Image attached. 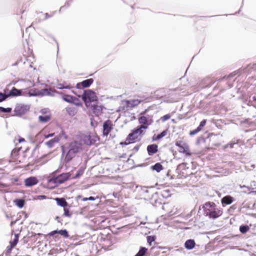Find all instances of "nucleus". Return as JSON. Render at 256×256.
I'll return each instance as SVG.
<instances>
[{
	"label": "nucleus",
	"mask_w": 256,
	"mask_h": 256,
	"mask_svg": "<svg viewBox=\"0 0 256 256\" xmlns=\"http://www.w3.org/2000/svg\"><path fill=\"white\" fill-rule=\"evenodd\" d=\"M61 148L62 155L66 154L64 160L68 162L75 157L76 154L82 150V145L80 142L74 140L70 142L66 147L62 146Z\"/></svg>",
	"instance_id": "1"
},
{
	"label": "nucleus",
	"mask_w": 256,
	"mask_h": 256,
	"mask_svg": "<svg viewBox=\"0 0 256 256\" xmlns=\"http://www.w3.org/2000/svg\"><path fill=\"white\" fill-rule=\"evenodd\" d=\"M204 214L208 216L210 218L216 219L221 216L222 210L218 207L214 202H208L202 205Z\"/></svg>",
	"instance_id": "2"
},
{
	"label": "nucleus",
	"mask_w": 256,
	"mask_h": 256,
	"mask_svg": "<svg viewBox=\"0 0 256 256\" xmlns=\"http://www.w3.org/2000/svg\"><path fill=\"white\" fill-rule=\"evenodd\" d=\"M147 126H138L134 130L130 133L124 142H120V144L128 145L130 144L134 143L136 142L140 141L142 139L140 134H142L144 130L142 129H146Z\"/></svg>",
	"instance_id": "3"
},
{
	"label": "nucleus",
	"mask_w": 256,
	"mask_h": 256,
	"mask_svg": "<svg viewBox=\"0 0 256 256\" xmlns=\"http://www.w3.org/2000/svg\"><path fill=\"white\" fill-rule=\"evenodd\" d=\"M70 176V174L68 172L62 173L58 176L50 178L48 182L50 184H54V186H56L67 180Z\"/></svg>",
	"instance_id": "4"
},
{
	"label": "nucleus",
	"mask_w": 256,
	"mask_h": 256,
	"mask_svg": "<svg viewBox=\"0 0 256 256\" xmlns=\"http://www.w3.org/2000/svg\"><path fill=\"white\" fill-rule=\"evenodd\" d=\"M81 139L86 144L91 146L94 144L98 138L95 134L87 132L81 136Z\"/></svg>",
	"instance_id": "5"
},
{
	"label": "nucleus",
	"mask_w": 256,
	"mask_h": 256,
	"mask_svg": "<svg viewBox=\"0 0 256 256\" xmlns=\"http://www.w3.org/2000/svg\"><path fill=\"white\" fill-rule=\"evenodd\" d=\"M82 99L84 102H86L87 100H88L90 102L97 100L96 93L91 90H84L82 96Z\"/></svg>",
	"instance_id": "6"
},
{
	"label": "nucleus",
	"mask_w": 256,
	"mask_h": 256,
	"mask_svg": "<svg viewBox=\"0 0 256 256\" xmlns=\"http://www.w3.org/2000/svg\"><path fill=\"white\" fill-rule=\"evenodd\" d=\"M28 108L27 106L18 105L14 110V114L17 116H20L24 114L28 110Z\"/></svg>",
	"instance_id": "7"
},
{
	"label": "nucleus",
	"mask_w": 256,
	"mask_h": 256,
	"mask_svg": "<svg viewBox=\"0 0 256 256\" xmlns=\"http://www.w3.org/2000/svg\"><path fill=\"white\" fill-rule=\"evenodd\" d=\"M112 129V124L110 120L105 121L103 124V135L107 136Z\"/></svg>",
	"instance_id": "8"
},
{
	"label": "nucleus",
	"mask_w": 256,
	"mask_h": 256,
	"mask_svg": "<svg viewBox=\"0 0 256 256\" xmlns=\"http://www.w3.org/2000/svg\"><path fill=\"white\" fill-rule=\"evenodd\" d=\"M176 146L180 148V152L190 154L189 153L187 152L188 147L184 142L182 140L177 141L176 142Z\"/></svg>",
	"instance_id": "9"
},
{
	"label": "nucleus",
	"mask_w": 256,
	"mask_h": 256,
	"mask_svg": "<svg viewBox=\"0 0 256 256\" xmlns=\"http://www.w3.org/2000/svg\"><path fill=\"white\" fill-rule=\"evenodd\" d=\"M38 181L36 177L30 176L24 180V184L26 186H32L36 184Z\"/></svg>",
	"instance_id": "10"
},
{
	"label": "nucleus",
	"mask_w": 256,
	"mask_h": 256,
	"mask_svg": "<svg viewBox=\"0 0 256 256\" xmlns=\"http://www.w3.org/2000/svg\"><path fill=\"white\" fill-rule=\"evenodd\" d=\"M138 122H139L140 124H144L143 126H146L148 127L147 126H145V125L146 124L150 125L152 122L153 121L152 118H147L145 116H142L139 118Z\"/></svg>",
	"instance_id": "11"
},
{
	"label": "nucleus",
	"mask_w": 256,
	"mask_h": 256,
	"mask_svg": "<svg viewBox=\"0 0 256 256\" xmlns=\"http://www.w3.org/2000/svg\"><path fill=\"white\" fill-rule=\"evenodd\" d=\"M147 150L150 156H152L158 152V146L152 144L147 146Z\"/></svg>",
	"instance_id": "12"
},
{
	"label": "nucleus",
	"mask_w": 256,
	"mask_h": 256,
	"mask_svg": "<svg viewBox=\"0 0 256 256\" xmlns=\"http://www.w3.org/2000/svg\"><path fill=\"white\" fill-rule=\"evenodd\" d=\"M8 96H21L22 94V91L21 90H18L15 87H13L11 90H10L9 92H8Z\"/></svg>",
	"instance_id": "13"
},
{
	"label": "nucleus",
	"mask_w": 256,
	"mask_h": 256,
	"mask_svg": "<svg viewBox=\"0 0 256 256\" xmlns=\"http://www.w3.org/2000/svg\"><path fill=\"white\" fill-rule=\"evenodd\" d=\"M57 204L61 207L65 208L68 206V204L64 198H54Z\"/></svg>",
	"instance_id": "14"
},
{
	"label": "nucleus",
	"mask_w": 256,
	"mask_h": 256,
	"mask_svg": "<svg viewBox=\"0 0 256 256\" xmlns=\"http://www.w3.org/2000/svg\"><path fill=\"white\" fill-rule=\"evenodd\" d=\"M60 138L58 137H54L52 139H51L48 142H45L46 145L49 148H51L54 146V144L58 142Z\"/></svg>",
	"instance_id": "15"
},
{
	"label": "nucleus",
	"mask_w": 256,
	"mask_h": 256,
	"mask_svg": "<svg viewBox=\"0 0 256 256\" xmlns=\"http://www.w3.org/2000/svg\"><path fill=\"white\" fill-rule=\"evenodd\" d=\"M196 243L194 240H188L184 243V246L188 250H192L195 246Z\"/></svg>",
	"instance_id": "16"
},
{
	"label": "nucleus",
	"mask_w": 256,
	"mask_h": 256,
	"mask_svg": "<svg viewBox=\"0 0 256 256\" xmlns=\"http://www.w3.org/2000/svg\"><path fill=\"white\" fill-rule=\"evenodd\" d=\"M233 198L230 196H226L222 199V203L223 205L230 204L233 202Z\"/></svg>",
	"instance_id": "17"
},
{
	"label": "nucleus",
	"mask_w": 256,
	"mask_h": 256,
	"mask_svg": "<svg viewBox=\"0 0 256 256\" xmlns=\"http://www.w3.org/2000/svg\"><path fill=\"white\" fill-rule=\"evenodd\" d=\"M66 112L71 116H74L77 112V108L74 106L67 107L66 108Z\"/></svg>",
	"instance_id": "18"
},
{
	"label": "nucleus",
	"mask_w": 256,
	"mask_h": 256,
	"mask_svg": "<svg viewBox=\"0 0 256 256\" xmlns=\"http://www.w3.org/2000/svg\"><path fill=\"white\" fill-rule=\"evenodd\" d=\"M94 80L92 78H89L83 80L80 82V84H82V86L83 88H88L92 84Z\"/></svg>",
	"instance_id": "19"
},
{
	"label": "nucleus",
	"mask_w": 256,
	"mask_h": 256,
	"mask_svg": "<svg viewBox=\"0 0 256 256\" xmlns=\"http://www.w3.org/2000/svg\"><path fill=\"white\" fill-rule=\"evenodd\" d=\"M28 96H40V90L36 88H34L31 90L28 93Z\"/></svg>",
	"instance_id": "20"
},
{
	"label": "nucleus",
	"mask_w": 256,
	"mask_h": 256,
	"mask_svg": "<svg viewBox=\"0 0 256 256\" xmlns=\"http://www.w3.org/2000/svg\"><path fill=\"white\" fill-rule=\"evenodd\" d=\"M8 89H5L4 93L0 92V102L4 101L9 97L8 94Z\"/></svg>",
	"instance_id": "21"
},
{
	"label": "nucleus",
	"mask_w": 256,
	"mask_h": 256,
	"mask_svg": "<svg viewBox=\"0 0 256 256\" xmlns=\"http://www.w3.org/2000/svg\"><path fill=\"white\" fill-rule=\"evenodd\" d=\"M151 168L153 170H156V172H158L163 169V166L160 163L158 162L154 166H152Z\"/></svg>",
	"instance_id": "22"
},
{
	"label": "nucleus",
	"mask_w": 256,
	"mask_h": 256,
	"mask_svg": "<svg viewBox=\"0 0 256 256\" xmlns=\"http://www.w3.org/2000/svg\"><path fill=\"white\" fill-rule=\"evenodd\" d=\"M63 96H62V100H64L66 102L71 103L72 100H76V97L68 95V94H62Z\"/></svg>",
	"instance_id": "23"
},
{
	"label": "nucleus",
	"mask_w": 256,
	"mask_h": 256,
	"mask_svg": "<svg viewBox=\"0 0 256 256\" xmlns=\"http://www.w3.org/2000/svg\"><path fill=\"white\" fill-rule=\"evenodd\" d=\"M56 87L58 89H70L72 87L68 84H66V83L60 84L58 83L56 86Z\"/></svg>",
	"instance_id": "24"
},
{
	"label": "nucleus",
	"mask_w": 256,
	"mask_h": 256,
	"mask_svg": "<svg viewBox=\"0 0 256 256\" xmlns=\"http://www.w3.org/2000/svg\"><path fill=\"white\" fill-rule=\"evenodd\" d=\"M140 100H132L127 101V104L132 107L137 106L140 104Z\"/></svg>",
	"instance_id": "25"
},
{
	"label": "nucleus",
	"mask_w": 256,
	"mask_h": 256,
	"mask_svg": "<svg viewBox=\"0 0 256 256\" xmlns=\"http://www.w3.org/2000/svg\"><path fill=\"white\" fill-rule=\"evenodd\" d=\"M148 249L145 247L141 246L138 252L134 256H144L146 254Z\"/></svg>",
	"instance_id": "26"
},
{
	"label": "nucleus",
	"mask_w": 256,
	"mask_h": 256,
	"mask_svg": "<svg viewBox=\"0 0 256 256\" xmlns=\"http://www.w3.org/2000/svg\"><path fill=\"white\" fill-rule=\"evenodd\" d=\"M16 205L19 208H22L24 204V200L23 199H16L14 200Z\"/></svg>",
	"instance_id": "27"
},
{
	"label": "nucleus",
	"mask_w": 256,
	"mask_h": 256,
	"mask_svg": "<svg viewBox=\"0 0 256 256\" xmlns=\"http://www.w3.org/2000/svg\"><path fill=\"white\" fill-rule=\"evenodd\" d=\"M50 116L48 115L40 116H38L39 121L41 122H46L50 120Z\"/></svg>",
	"instance_id": "28"
},
{
	"label": "nucleus",
	"mask_w": 256,
	"mask_h": 256,
	"mask_svg": "<svg viewBox=\"0 0 256 256\" xmlns=\"http://www.w3.org/2000/svg\"><path fill=\"white\" fill-rule=\"evenodd\" d=\"M250 230V227L248 225H242L240 226V231L242 234H245Z\"/></svg>",
	"instance_id": "29"
},
{
	"label": "nucleus",
	"mask_w": 256,
	"mask_h": 256,
	"mask_svg": "<svg viewBox=\"0 0 256 256\" xmlns=\"http://www.w3.org/2000/svg\"><path fill=\"white\" fill-rule=\"evenodd\" d=\"M166 130H164L160 134H158L156 137H153V140H158L164 137L166 134Z\"/></svg>",
	"instance_id": "30"
},
{
	"label": "nucleus",
	"mask_w": 256,
	"mask_h": 256,
	"mask_svg": "<svg viewBox=\"0 0 256 256\" xmlns=\"http://www.w3.org/2000/svg\"><path fill=\"white\" fill-rule=\"evenodd\" d=\"M49 92H50V94L48 95L49 96H54L55 94H63L62 92H58V91L56 90H53L52 88H50Z\"/></svg>",
	"instance_id": "31"
},
{
	"label": "nucleus",
	"mask_w": 256,
	"mask_h": 256,
	"mask_svg": "<svg viewBox=\"0 0 256 256\" xmlns=\"http://www.w3.org/2000/svg\"><path fill=\"white\" fill-rule=\"evenodd\" d=\"M58 234L66 238H68L69 237V234L66 230H59Z\"/></svg>",
	"instance_id": "32"
},
{
	"label": "nucleus",
	"mask_w": 256,
	"mask_h": 256,
	"mask_svg": "<svg viewBox=\"0 0 256 256\" xmlns=\"http://www.w3.org/2000/svg\"><path fill=\"white\" fill-rule=\"evenodd\" d=\"M50 88H44L40 90V96H44L50 94Z\"/></svg>",
	"instance_id": "33"
},
{
	"label": "nucleus",
	"mask_w": 256,
	"mask_h": 256,
	"mask_svg": "<svg viewBox=\"0 0 256 256\" xmlns=\"http://www.w3.org/2000/svg\"><path fill=\"white\" fill-rule=\"evenodd\" d=\"M18 234H15V236L12 241L10 242V244L12 246H15L18 244Z\"/></svg>",
	"instance_id": "34"
},
{
	"label": "nucleus",
	"mask_w": 256,
	"mask_h": 256,
	"mask_svg": "<svg viewBox=\"0 0 256 256\" xmlns=\"http://www.w3.org/2000/svg\"><path fill=\"white\" fill-rule=\"evenodd\" d=\"M147 242L151 245L152 242L156 240V236H149L146 237Z\"/></svg>",
	"instance_id": "35"
},
{
	"label": "nucleus",
	"mask_w": 256,
	"mask_h": 256,
	"mask_svg": "<svg viewBox=\"0 0 256 256\" xmlns=\"http://www.w3.org/2000/svg\"><path fill=\"white\" fill-rule=\"evenodd\" d=\"M12 109L10 108H4L0 106V111L2 112H6H6H7V113L10 112H12Z\"/></svg>",
	"instance_id": "36"
},
{
	"label": "nucleus",
	"mask_w": 256,
	"mask_h": 256,
	"mask_svg": "<svg viewBox=\"0 0 256 256\" xmlns=\"http://www.w3.org/2000/svg\"><path fill=\"white\" fill-rule=\"evenodd\" d=\"M64 216L68 217V218H70L72 216V214H70V213L69 210L68 208H67L66 207H65V208H64Z\"/></svg>",
	"instance_id": "37"
},
{
	"label": "nucleus",
	"mask_w": 256,
	"mask_h": 256,
	"mask_svg": "<svg viewBox=\"0 0 256 256\" xmlns=\"http://www.w3.org/2000/svg\"><path fill=\"white\" fill-rule=\"evenodd\" d=\"M71 103L74 104L76 106H82V103L80 101L79 99L76 98V100L75 99L72 100Z\"/></svg>",
	"instance_id": "38"
},
{
	"label": "nucleus",
	"mask_w": 256,
	"mask_h": 256,
	"mask_svg": "<svg viewBox=\"0 0 256 256\" xmlns=\"http://www.w3.org/2000/svg\"><path fill=\"white\" fill-rule=\"evenodd\" d=\"M200 130H201L198 127L196 129L190 131V136L194 135V134H196L197 133H198Z\"/></svg>",
	"instance_id": "39"
},
{
	"label": "nucleus",
	"mask_w": 256,
	"mask_h": 256,
	"mask_svg": "<svg viewBox=\"0 0 256 256\" xmlns=\"http://www.w3.org/2000/svg\"><path fill=\"white\" fill-rule=\"evenodd\" d=\"M170 114H166V115L164 116H163L161 117L160 120L162 122H165V121L168 120V119H170Z\"/></svg>",
	"instance_id": "40"
},
{
	"label": "nucleus",
	"mask_w": 256,
	"mask_h": 256,
	"mask_svg": "<svg viewBox=\"0 0 256 256\" xmlns=\"http://www.w3.org/2000/svg\"><path fill=\"white\" fill-rule=\"evenodd\" d=\"M206 120H204L202 121H201L198 128H199L202 130V128L204 127L206 125Z\"/></svg>",
	"instance_id": "41"
},
{
	"label": "nucleus",
	"mask_w": 256,
	"mask_h": 256,
	"mask_svg": "<svg viewBox=\"0 0 256 256\" xmlns=\"http://www.w3.org/2000/svg\"><path fill=\"white\" fill-rule=\"evenodd\" d=\"M70 3H71V2H66L64 6H62V7L60 8V10H59V12H61V11H62V9L64 7H67V8H68V7L70 6Z\"/></svg>",
	"instance_id": "42"
},
{
	"label": "nucleus",
	"mask_w": 256,
	"mask_h": 256,
	"mask_svg": "<svg viewBox=\"0 0 256 256\" xmlns=\"http://www.w3.org/2000/svg\"><path fill=\"white\" fill-rule=\"evenodd\" d=\"M58 234V230H53L49 233V235L50 236H54V234Z\"/></svg>",
	"instance_id": "43"
},
{
	"label": "nucleus",
	"mask_w": 256,
	"mask_h": 256,
	"mask_svg": "<svg viewBox=\"0 0 256 256\" xmlns=\"http://www.w3.org/2000/svg\"><path fill=\"white\" fill-rule=\"evenodd\" d=\"M14 246H12L11 244L10 246H8L6 248V251L8 252H10L12 250V248H14Z\"/></svg>",
	"instance_id": "44"
},
{
	"label": "nucleus",
	"mask_w": 256,
	"mask_h": 256,
	"mask_svg": "<svg viewBox=\"0 0 256 256\" xmlns=\"http://www.w3.org/2000/svg\"><path fill=\"white\" fill-rule=\"evenodd\" d=\"M93 108H94V110H97V108H98V110H99L100 112L102 111V108L100 106H92Z\"/></svg>",
	"instance_id": "45"
},
{
	"label": "nucleus",
	"mask_w": 256,
	"mask_h": 256,
	"mask_svg": "<svg viewBox=\"0 0 256 256\" xmlns=\"http://www.w3.org/2000/svg\"><path fill=\"white\" fill-rule=\"evenodd\" d=\"M55 12H53L52 14H51V15H49L48 13H46L45 14L46 18L47 19V18H49L52 17L54 14Z\"/></svg>",
	"instance_id": "46"
},
{
	"label": "nucleus",
	"mask_w": 256,
	"mask_h": 256,
	"mask_svg": "<svg viewBox=\"0 0 256 256\" xmlns=\"http://www.w3.org/2000/svg\"><path fill=\"white\" fill-rule=\"evenodd\" d=\"M48 111V110L47 108H44L41 110V112L43 114H46Z\"/></svg>",
	"instance_id": "47"
},
{
	"label": "nucleus",
	"mask_w": 256,
	"mask_h": 256,
	"mask_svg": "<svg viewBox=\"0 0 256 256\" xmlns=\"http://www.w3.org/2000/svg\"><path fill=\"white\" fill-rule=\"evenodd\" d=\"M81 86H82V84H80V83H78L76 84V88H81Z\"/></svg>",
	"instance_id": "48"
},
{
	"label": "nucleus",
	"mask_w": 256,
	"mask_h": 256,
	"mask_svg": "<svg viewBox=\"0 0 256 256\" xmlns=\"http://www.w3.org/2000/svg\"><path fill=\"white\" fill-rule=\"evenodd\" d=\"M88 198V200H94L96 199L95 198H94L93 196H90Z\"/></svg>",
	"instance_id": "49"
},
{
	"label": "nucleus",
	"mask_w": 256,
	"mask_h": 256,
	"mask_svg": "<svg viewBox=\"0 0 256 256\" xmlns=\"http://www.w3.org/2000/svg\"><path fill=\"white\" fill-rule=\"evenodd\" d=\"M55 220L58 221V222H61V221L60 220V218L59 216H56L55 218Z\"/></svg>",
	"instance_id": "50"
},
{
	"label": "nucleus",
	"mask_w": 256,
	"mask_h": 256,
	"mask_svg": "<svg viewBox=\"0 0 256 256\" xmlns=\"http://www.w3.org/2000/svg\"><path fill=\"white\" fill-rule=\"evenodd\" d=\"M54 135V133H52V134H49L47 136H46L45 137H46V138H48L50 136H52Z\"/></svg>",
	"instance_id": "51"
},
{
	"label": "nucleus",
	"mask_w": 256,
	"mask_h": 256,
	"mask_svg": "<svg viewBox=\"0 0 256 256\" xmlns=\"http://www.w3.org/2000/svg\"><path fill=\"white\" fill-rule=\"evenodd\" d=\"M24 141V139L22 138H20L18 139L19 142H23Z\"/></svg>",
	"instance_id": "52"
},
{
	"label": "nucleus",
	"mask_w": 256,
	"mask_h": 256,
	"mask_svg": "<svg viewBox=\"0 0 256 256\" xmlns=\"http://www.w3.org/2000/svg\"><path fill=\"white\" fill-rule=\"evenodd\" d=\"M240 188H246L248 190H250L248 186H240Z\"/></svg>",
	"instance_id": "53"
},
{
	"label": "nucleus",
	"mask_w": 256,
	"mask_h": 256,
	"mask_svg": "<svg viewBox=\"0 0 256 256\" xmlns=\"http://www.w3.org/2000/svg\"><path fill=\"white\" fill-rule=\"evenodd\" d=\"M16 222V221H12L10 222V226H13L14 224H15Z\"/></svg>",
	"instance_id": "54"
},
{
	"label": "nucleus",
	"mask_w": 256,
	"mask_h": 256,
	"mask_svg": "<svg viewBox=\"0 0 256 256\" xmlns=\"http://www.w3.org/2000/svg\"><path fill=\"white\" fill-rule=\"evenodd\" d=\"M40 197L41 198H42V199H44V198H46V196L42 195V196H40Z\"/></svg>",
	"instance_id": "55"
},
{
	"label": "nucleus",
	"mask_w": 256,
	"mask_h": 256,
	"mask_svg": "<svg viewBox=\"0 0 256 256\" xmlns=\"http://www.w3.org/2000/svg\"><path fill=\"white\" fill-rule=\"evenodd\" d=\"M88 198H83L82 199V201H86V200H88Z\"/></svg>",
	"instance_id": "56"
},
{
	"label": "nucleus",
	"mask_w": 256,
	"mask_h": 256,
	"mask_svg": "<svg viewBox=\"0 0 256 256\" xmlns=\"http://www.w3.org/2000/svg\"><path fill=\"white\" fill-rule=\"evenodd\" d=\"M144 192H145V193H148V190H144Z\"/></svg>",
	"instance_id": "57"
},
{
	"label": "nucleus",
	"mask_w": 256,
	"mask_h": 256,
	"mask_svg": "<svg viewBox=\"0 0 256 256\" xmlns=\"http://www.w3.org/2000/svg\"><path fill=\"white\" fill-rule=\"evenodd\" d=\"M156 195H157V193H156V192H155V193L152 194V196L153 197V196H156Z\"/></svg>",
	"instance_id": "58"
},
{
	"label": "nucleus",
	"mask_w": 256,
	"mask_h": 256,
	"mask_svg": "<svg viewBox=\"0 0 256 256\" xmlns=\"http://www.w3.org/2000/svg\"><path fill=\"white\" fill-rule=\"evenodd\" d=\"M134 148L136 150H138V146H136Z\"/></svg>",
	"instance_id": "59"
},
{
	"label": "nucleus",
	"mask_w": 256,
	"mask_h": 256,
	"mask_svg": "<svg viewBox=\"0 0 256 256\" xmlns=\"http://www.w3.org/2000/svg\"><path fill=\"white\" fill-rule=\"evenodd\" d=\"M234 144H230V147L231 148H233V147H234Z\"/></svg>",
	"instance_id": "60"
},
{
	"label": "nucleus",
	"mask_w": 256,
	"mask_h": 256,
	"mask_svg": "<svg viewBox=\"0 0 256 256\" xmlns=\"http://www.w3.org/2000/svg\"><path fill=\"white\" fill-rule=\"evenodd\" d=\"M252 99H253L254 100H256V96H253V97H252Z\"/></svg>",
	"instance_id": "61"
},
{
	"label": "nucleus",
	"mask_w": 256,
	"mask_h": 256,
	"mask_svg": "<svg viewBox=\"0 0 256 256\" xmlns=\"http://www.w3.org/2000/svg\"><path fill=\"white\" fill-rule=\"evenodd\" d=\"M17 64V63H15L14 64H12V66H16Z\"/></svg>",
	"instance_id": "62"
},
{
	"label": "nucleus",
	"mask_w": 256,
	"mask_h": 256,
	"mask_svg": "<svg viewBox=\"0 0 256 256\" xmlns=\"http://www.w3.org/2000/svg\"><path fill=\"white\" fill-rule=\"evenodd\" d=\"M57 47H58V44H57Z\"/></svg>",
	"instance_id": "63"
},
{
	"label": "nucleus",
	"mask_w": 256,
	"mask_h": 256,
	"mask_svg": "<svg viewBox=\"0 0 256 256\" xmlns=\"http://www.w3.org/2000/svg\"><path fill=\"white\" fill-rule=\"evenodd\" d=\"M244 192H247V191H246V190H244Z\"/></svg>",
	"instance_id": "64"
}]
</instances>
